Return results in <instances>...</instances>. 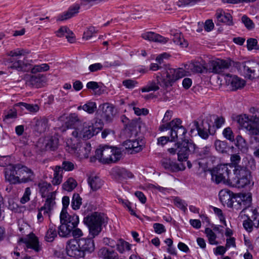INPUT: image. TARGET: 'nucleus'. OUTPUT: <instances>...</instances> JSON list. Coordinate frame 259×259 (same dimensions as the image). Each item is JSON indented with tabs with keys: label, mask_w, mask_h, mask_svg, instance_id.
I'll list each match as a JSON object with an SVG mask.
<instances>
[{
	"label": "nucleus",
	"mask_w": 259,
	"mask_h": 259,
	"mask_svg": "<svg viewBox=\"0 0 259 259\" xmlns=\"http://www.w3.org/2000/svg\"><path fill=\"white\" fill-rule=\"evenodd\" d=\"M104 116L107 119H110L114 115V107L109 103H106L100 106Z\"/></svg>",
	"instance_id": "obj_42"
},
{
	"label": "nucleus",
	"mask_w": 259,
	"mask_h": 259,
	"mask_svg": "<svg viewBox=\"0 0 259 259\" xmlns=\"http://www.w3.org/2000/svg\"><path fill=\"white\" fill-rule=\"evenodd\" d=\"M96 108V104L94 102H89L83 105V110L89 114L93 113Z\"/></svg>",
	"instance_id": "obj_53"
},
{
	"label": "nucleus",
	"mask_w": 259,
	"mask_h": 259,
	"mask_svg": "<svg viewBox=\"0 0 259 259\" xmlns=\"http://www.w3.org/2000/svg\"><path fill=\"white\" fill-rule=\"evenodd\" d=\"M123 146L126 149L131 150V153H138L143 150L145 146V142L140 138L129 139L123 143Z\"/></svg>",
	"instance_id": "obj_15"
},
{
	"label": "nucleus",
	"mask_w": 259,
	"mask_h": 259,
	"mask_svg": "<svg viewBox=\"0 0 259 259\" xmlns=\"http://www.w3.org/2000/svg\"><path fill=\"white\" fill-rule=\"evenodd\" d=\"M88 184L93 191H96L101 188L104 182L98 176H92L88 178Z\"/></svg>",
	"instance_id": "obj_32"
},
{
	"label": "nucleus",
	"mask_w": 259,
	"mask_h": 259,
	"mask_svg": "<svg viewBox=\"0 0 259 259\" xmlns=\"http://www.w3.org/2000/svg\"><path fill=\"white\" fill-rule=\"evenodd\" d=\"M19 242L24 243V247L26 250L32 249L36 252L41 250L38 238L34 234H32L28 240L21 238Z\"/></svg>",
	"instance_id": "obj_21"
},
{
	"label": "nucleus",
	"mask_w": 259,
	"mask_h": 259,
	"mask_svg": "<svg viewBox=\"0 0 259 259\" xmlns=\"http://www.w3.org/2000/svg\"><path fill=\"white\" fill-rule=\"evenodd\" d=\"M39 192L42 197H47L48 199L52 193L55 192L56 195V191H52V186L50 183L46 181H41L38 184Z\"/></svg>",
	"instance_id": "obj_25"
},
{
	"label": "nucleus",
	"mask_w": 259,
	"mask_h": 259,
	"mask_svg": "<svg viewBox=\"0 0 259 259\" xmlns=\"http://www.w3.org/2000/svg\"><path fill=\"white\" fill-rule=\"evenodd\" d=\"M211 156V147L209 146L204 147L197 154V156L202 160L209 158Z\"/></svg>",
	"instance_id": "obj_44"
},
{
	"label": "nucleus",
	"mask_w": 259,
	"mask_h": 259,
	"mask_svg": "<svg viewBox=\"0 0 259 259\" xmlns=\"http://www.w3.org/2000/svg\"><path fill=\"white\" fill-rule=\"evenodd\" d=\"M241 21L247 28L250 29L254 27V24L252 20H251L246 15H244L242 17Z\"/></svg>",
	"instance_id": "obj_59"
},
{
	"label": "nucleus",
	"mask_w": 259,
	"mask_h": 259,
	"mask_svg": "<svg viewBox=\"0 0 259 259\" xmlns=\"http://www.w3.org/2000/svg\"><path fill=\"white\" fill-rule=\"evenodd\" d=\"M66 251L69 256L75 258L84 257L83 252L81 250L77 239H72L67 242Z\"/></svg>",
	"instance_id": "obj_14"
},
{
	"label": "nucleus",
	"mask_w": 259,
	"mask_h": 259,
	"mask_svg": "<svg viewBox=\"0 0 259 259\" xmlns=\"http://www.w3.org/2000/svg\"><path fill=\"white\" fill-rule=\"evenodd\" d=\"M97 31L94 27H90L83 33V38L89 39L92 37L93 34L96 33Z\"/></svg>",
	"instance_id": "obj_57"
},
{
	"label": "nucleus",
	"mask_w": 259,
	"mask_h": 259,
	"mask_svg": "<svg viewBox=\"0 0 259 259\" xmlns=\"http://www.w3.org/2000/svg\"><path fill=\"white\" fill-rule=\"evenodd\" d=\"M56 236V227L53 224H50L49 228L46 233L45 239L48 242H52Z\"/></svg>",
	"instance_id": "obj_43"
},
{
	"label": "nucleus",
	"mask_w": 259,
	"mask_h": 259,
	"mask_svg": "<svg viewBox=\"0 0 259 259\" xmlns=\"http://www.w3.org/2000/svg\"><path fill=\"white\" fill-rule=\"evenodd\" d=\"M81 201L82 199L78 194H74L71 201V206L73 209H78L82 203Z\"/></svg>",
	"instance_id": "obj_49"
},
{
	"label": "nucleus",
	"mask_w": 259,
	"mask_h": 259,
	"mask_svg": "<svg viewBox=\"0 0 259 259\" xmlns=\"http://www.w3.org/2000/svg\"><path fill=\"white\" fill-rule=\"evenodd\" d=\"M181 124L182 120L180 118H175L169 123L161 125L159 130L163 132L170 129V141L171 142L179 139L183 140L185 138L187 130Z\"/></svg>",
	"instance_id": "obj_6"
},
{
	"label": "nucleus",
	"mask_w": 259,
	"mask_h": 259,
	"mask_svg": "<svg viewBox=\"0 0 259 259\" xmlns=\"http://www.w3.org/2000/svg\"><path fill=\"white\" fill-rule=\"evenodd\" d=\"M27 53H28L23 49H17L9 52L7 53V55L10 57V58L20 59V57L24 56Z\"/></svg>",
	"instance_id": "obj_47"
},
{
	"label": "nucleus",
	"mask_w": 259,
	"mask_h": 259,
	"mask_svg": "<svg viewBox=\"0 0 259 259\" xmlns=\"http://www.w3.org/2000/svg\"><path fill=\"white\" fill-rule=\"evenodd\" d=\"M49 197L46 199L44 205L38 209L37 220L39 223H42L46 218L50 220L52 211L55 206V193H52Z\"/></svg>",
	"instance_id": "obj_11"
},
{
	"label": "nucleus",
	"mask_w": 259,
	"mask_h": 259,
	"mask_svg": "<svg viewBox=\"0 0 259 259\" xmlns=\"http://www.w3.org/2000/svg\"><path fill=\"white\" fill-rule=\"evenodd\" d=\"M212 208L214 213L219 218L220 221L223 223L225 226H227L225 221V218L223 215L222 210L219 208L212 206Z\"/></svg>",
	"instance_id": "obj_56"
},
{
	"label": "nucleus",
	"mask_w": 259,
	"mask_h": 259,
	"mask_svg": "<svg viewBox=\"0 0 259 259\" xmlns=\"http://www.w3.org/2000/svg\"><path fill=\"white\" fill-rule=\"evenodd\" d=\"M8 68L15 69L19 71H26L27 64L23 60L18 58H10Z\"/></svg>",
	"instance_id": "obj_24"
},
{
	"label": "nucleus",
	"mask_w": 259,
	"mask_h": 259,
	"mask_svg": "<svg viewBox=\"0 0 259 259\" xmlns=\"http://www.w3.org/2000/svg\"><path fill=\"white\" fill-rule=\"evenodd\" d=\"M243 226L247 231L250 232L252 230L253 226H254L253 221H251L250 219L247 218V220L243 222Z\"/></svg>",
	"instance_id": "obj_62"
},
{
	"label": "nucleus",
	"mask_w": 259,
	"mask_h": 259,
	"mask_svg": "<svg viewBox=\"0 0 259 259\" xmlns=\"http://www.w3.org/2000/svg\"><path fill=\"white\" fill-rule=\"evenodd\" d=\"M61 225L58 228V234L63 237H68L70 236L73 229L71 226L67 225L64 222H60Z\"/></svg>",
	"instance_id": "obj_38"
},
{
	"label": "nucleus",
	"mask_w": 259,
	"mask_h": 259,
	"mask_svg": "<svg viewBox=\"0 0 259 259\" xmlns=\"http://www.w3.org/2000/svg\"><path fill=\"white\" fill-rule=\"evenodd\" d=\"M174 203L177 207L185 211L187 209L186 206H187V204L185 201L181 199L179 197H176L175 198Z\"/></svg>",
	"instance_id": "obj_55"
},
{
	"label": "nucleus",
	"mask_w": 259,
	"mask_h": 259,
	"mask_svg": "<svg viewBox=\"0 0 259 259\" xmlns=\"http://www.w3.org/2000/svg\"><path fill=\"white\" fill-rule=\"evenodd\" d=\"M173 36L172 40L177 45H179L182 48L187 47L188 45V42L184 38L182 34L178 31H174L171 33Z\"/></svg>",
	"instance_id": "obj_36"
},
{
	"label": "nucleus",
	"mask_w": 259,
	"mask_h": 259,
	"mask_svg": "<svg viewBox=\"0 0 259 259\" xmlns=\"http://www.w3.org/2000/svg\"><path fill=\"white\" fill-rule=\"evenodd\" d=\"M193 124V127L197 130L199 136L203 139H207L209 136V125H208V128H207L206 126H204L203 122L200 125L196 120L194 121Z\"/></svg>",
	"instance_id": "obj_34"
},
{
	"label": "nucleus",
	"mask_w": 259,
	"mask_h": 259,
	"mask_svg": "<svg viewBox=\"0 0 259 259\" xmlns=\"http://www.w3.org/2000/svg\"><path fill=\"white\" fill-rule=\"evenodd\" d=\"M46 148L50 150H55L59 145V139L57 136L49 137L46 140Z\"/></svg>",
	"instance_id": "obj_39"
},
{
	"label": "nucleus",
	"mask_w": 259,
	"mask_h": 259,
	"mask_svg": "<svg viewBox=\"0 0 259 259\" xmlns=\"http://www.w3.org/2000/svg\"><path fill=\"white\" fill-rule=\"evenodd\" d=\"M239 70L245 77L250 80L259 77V63L249 61L240 64Z\"/></svg>",
	"instance_id": "obj_12"
},
{
	"label": "nucleus",
	"mask_w": 259,
	"mask_h": 259,
	"mask_svg": "<svg viewBox=\"0 0 259 259\" xmlns=\"http://www.w3.org/2000/svg\"><path fill=\"white\" fill-rule=\"evenodd\" d=\"M103 67L104 65H103L101 63H96L90 65L89 67V70L91 72H95L102 70Z\"/></svg>",
	"instance_id": "obj_63"
},
{
	"label": "nucleus",
	"mask_w": 259,
	"mask_h": 259,
	"mask_svg": "<svg viewBox=\"0 0 259 259\" xmlns=\"http://www.w3.org/2000/svg\"><path fill=\"white\" fill-rule=\"evenodd\" d=\"M4 173L6 181L11 184L27 183L32 181L34 176L31 169L20 163L7 165Z\"/></svg>",
	"instance_id": "obj_1"
},
{
	"label": "nucleus",
	"mask_w": 259,
	"mask_h": 259,
	"mask_svg": "<svg viewBox=\"0 0 259 259\" xmlns=\"http://www.w3.org/2000/svg\"><path fill=\"white\" fill-rule=\"evenodd\" d=\"M159 85L163 87L161 81L160 80V82H158V80L156 78V81L155 80L149 81L146 86L141 89V91L144 93L158 91L159 89Z\"/></svg>",
	"instance_id": "obj_35"
},
{
	"label": "nucleus",
	"mask_w": 259,
	"mask_h": 259,
	"mask_svg": "<svg viewBox=\"0 0 259 259\" xmlns=\"http://www.w3.org/2000/svg\"><path fill=\"white\" fill-rule=\"evenodd\" d=\"M101 129L95 127L92 123L84 122L75 128L71 133V135L83 140H88L97 135Z\"/></svg>",
	"instance_id": "obj_8"
},
{
	"label": "nucleus",
	"mask_w": 259,
	"mask_h": 259,
	"mask_svg": "<svg viewBox=\"0 0 259 259\" xmlns=\"http://www.w3.org/2000/svg\"><path fill=\"white\" fill-rule=\"evenodd\" d=\"M45 80L46 78L42 75H32L27 80V83L33 88H39L44 86Z\"/></svg>",
	"instance_id": "obj_27"
},
{
	"label": "nucleus",
	"mask_w": 259,
	"mask_h": 259,
	"mask_svg": "<svg viewBox=\"0 0 259 259\" xmlns=\"http://www.w3.org/2000/svg\"><path fill=\"white\" fill-rule=\"evenodd\" d=\"M84 223L89 229L90 236H98L102 230V226L107 222V217L103 213L95 212L84 218Z\"/></svg>",
	"instance_id": "obj_4"
},
{
	"label": "nucleus",
	"mask_w": 259,
	"mask_h": 259,
	"mask_svg": "<svg viewBox=\"0 0 259 259\" xmlns=\"http://www.w3.org/2000/svg\"><path fill=\"white\" fill-rule=\"evenodd\" d=\"M66 124L68 127H71L76 123L80 121L78 115L75 113H71L66 117Z\"/></svg>",
	"instance_id": "obj_48"
},
{
	"label": "nucleus",
	"mask_w": 259,
	"mask_h": 259,
	"mask_svg": "<svg viewBox=\"0 0 259 259\" xmlns=\"http://www.w3.org/2000/svg\"><path fill=\"white\" fill-rule=\"evenodd\" d=\"M115 246H116L117 250L120 253L131 249V244L122 239H120L117 243L116 242Z\"/></svg>",
	"instance_id": "obj_46"
},
{
	"label": "nucleus",
	"mask_w": 259,
	"mask_h": 259,
	"mask_svg": "<svg viewBox=\"0 0 259 259\" xmlns=\"http://www.w3.org/2000/svg\"><path fill=\"white\" fill-rule=\"evenodd\" d=\"M219 197L223 203L226 204L229 207L232 206L233 202L232 193L230 191L226 190L221 191L219 193Z\"/></svg>",
	"instance_id": "obj_33"
},
{
	"label": "nucleus",
	"mask_w": 259,
	"mask_h": 259,
	"mask_svg": "<svg viewBox=\"0 0 259 259\" xmlns=\"http://www.w3.org/2000/svg\"><path fill=\"white\" fill-rule=\"evenodd\" d=\"M177 147L178 159L180 161H186L189 155L195 151L196 146L192 142L183 141L175 144Z\"/></svg>",
	"instance_id": "obj_13"
},
{
	"label": "nucleus",
	"mask_w": 259,
	"mask_h": 259,
	"mask_svg": "<svg viewBox=\"0 0 259 259\" xmlns=\"http://www.w3.org/2000/svg\"><path fill=\"white\" fill-rule=\"evenodd\" d=\"M77 240L81 250L83 252L84 257L87 252L91 253L94 251L95 244L93 240L91 238H80Z\"/></svg>",
	"instance_id": "obj_23"
},
{
	"label": "nucleus",
	"mask_w": 259,
	"mask_h": 259,
	"mask_svg": "<svg viewBox=\"0 0 259 259\" xmlns=\"http://www.w3.org/2000/svg\"><path fill=\"white\" fill-rule=\"evenodd\" d=\"M62 169L66 171H71L74 169L75 164L70 161H65L62 163Z\"/></svg>",
	"instance_id": "obj_64"
},
{
	"label": "nucleus",
	"mask_w": 259,
	"mask_h": 259,
	"mask_svg": "<svg viewBox=\"0 0 259 259\" xmlns=\"http://www.w3.org/2000/svg\"><path fill=\"white\" fill-rule=\"evenodd\" d=\"M80 6L78 4H74L70 6L67 11L59 15L57 18V21H64L75 16L79 12Z\"/></svg>",
	"instance_id": "obj_22"
},
{
	"label": "nucleus",
	"mask_w": 259,
	"mask_h": 259,
	"mask_svg": "<svg viewBox=\"0 0 259 259\" xmlns=\"http://www.w3.org/2000/svg\"><path fill=\"white\" fill-rule=\"evenodd\" d=\"M60 222H64L67 225L71 226L72 229H74L79 223V218L73 214L70 215L65 209L61 211L60 215Z\"/></svg>",
	"instance_id": "obj_19"
},
{
	"label": "nucleus",
	"mask_w": 259,
	"mask_h": 259,
	"mask_svg": "<svg viewBox=\"0 0 259 259\" xmlns=\"http://www.w3.org/2000/svg\"><path fill=\"white\" fill-rule=\"evenodd\" d=\"M215 17L218 22L226 24L228 25H232V17L228 13H225L222 9H218L215 13Z\"/></svg>",
	"instance_id": "obj_29"
},
{
	"label": "nucleus",
	"mask_w": 259,
	"mask_h": 259,
	"mask_svg": "<svg viewBox=\"0 0 259 259\" xmlns=\"http://www.w3.org/2000/svg\"><path fill=\"white\" fill-rule=\"evenodd\" d=\"M211 178V181L217 184H227L230 180L231 170L228 164H220L211 169H208Z\"/></svg>",
	"instance_id": "obj_7"
},
{
	"label": "nucleus",
	"mask_w": 259,
	"mask_h": 259,
	"mask_svg": "<svg viewBox=\"0 0 259 259\" xmlns=\"http://www.w3.org/2000/svg\"><path fill=\"white\" fill-rule=\"evenodd\" d=\"M161 164L164 169L171 172H177L185 169L183 163L178 164L168 158H163L161 161Z\"/></svg>",
	"instance_id": "obj_18"
},
{
	"label": "nucleus",
	"mask_w": 259,
	"mask_h": 259,
	"mask_svg": "<svg viewBox=\"0 0 259 259\" xmlns=\"http://www.w3.org/2000/svg\"><path fill=\"white\" fill-rule=\"evenodd\" d=\"M121 155L119 149L105 145L96 150L95 157L103 163H110L119 160Z\"/></svg>",
	"instance_id": "obj_5"
},
{
	"label": "nucleus",
	"mask_w": 259,
	"mask_h": 259,
	"mask_svg": "<svg viewBox=\"0 0 259 259\" xmlns=\"http://www.w3.org/2000/svg\"><path fill=\"white\" fill-rule=\"evenodd\" d=\"M131 106L133 108L134 113L138 116L146 115L148 113V110L146 108H139L135 106L134 104H132Z\"/></svg>",
	"instance_id": "obj_54"
},
{
	"label": "nucleus",
	"mask_w": 259,
	"mask_h": 259,
	"mask_svg": "<svg viewBox=\"0 0 259 259\" xmlns=\"http://www.w3.org/2000/svg\"><path fill=\"white\" fill-rule=\"evenodd\" d=\"M142 37L146 40L163 44H165L168 40V38L164 37L153 32H145L142 35Z\"/></svg>",
	"instance_id": "obj_26"
},
{
	"label": "nucleus",
	"mask_w": 259,
	"mask_h": 259,
	"mask_svg": "<svg viewBox=\"0 0 259 259\" xmlns=\"http://www.w3.org/2000/svg\"><path fill=\"white\" fill-rule=\"evenodd\" d=\"M81 139L80 138H77L75 136L69 137L66 139L65 141V147L66 150L69 153H72L73 152H75L76 149L79 145V141Z\"/></svg>",
	"instance_id": "obj_30"
},
{
	"label": "nucleus",
	"mask_w": 259,
	"mask_h": 259,
	"mask_svg": "<svg viewBox=\"0 0 259 259\" xmlns=\"http://www.w3.org/2000/svg\"><path fill=\"white\" fill-rule=\"evenodd\" d=\"M234 185L238 188H243L251 183V175L246 167L237 165L233 169Z\"/></svg>",
	"instance_id": "obj_9"
},
{
	"label": "nucleus",
	"mask_w": 259,
	"mask_h": 259,
	"mask_svg": "<svg viewBox=\"0 0 259 259\" xmlns=\"http://www.w3.org/2000/svg\"><path fill=\"white\" fill-rule=\"evenodd\" d=\"M50 67L47 64H41L40 65H34L31 69V73L33 74L37 73L38 72H45L49 70Z\"/></svg>",
	"instance_id": "obj_51"
},
{
	"label": "nucleus",
	"mask_w": 259,
	"mask_h": 259,
	"mask_svg": "<svg viewBox=\"0 0 259 259\" xmlns=\"http://www.w3.org/2000/svg\"><path fill=\"white\" fill-rule=\"evenodd\" d=\"M92 147L91 144L89 143H84L81 145H79L76 149L75 152H73V154L79 158L80 159L88 158L91 153Z\"/></svg>",
	"instance_id": "obj_20"
},
{
	"label": "nucleus",
	"mask_w": 259,
	"mask_h": 259,
	"mask_svg": "<svg viewBox=\"0 0 259 259\" xmlns=\"http://www.w3.org/2000/svg\"><path fill=\"white\" fill-rule=\"evenodd\" d=\"M77 186L76 181L72 178H68L63 184V189L68 192L72 191Z\"/></svg>",
	"instance_id": "obj_45"
},
{
	"label": "nucleus",
	"mask_w": 259,
	"mask_h": 259,
	"mask_svg": "<svg viewBox=\"0 0 259 259\" xmlns=\"http://www.w3.org/2000/svg\"><path fill=\"white\" fill-rule=\"evenodd\" d=\"M205 233L208 238L209 243L210 244H217L218 242L216 241L217 235L210 228H207L205 230Z\"/></svg>",
	"instance_id": "obj_50"
},
{
	"label": "nucleus",
	"mask_w": 259,
	"mask_h": 259,
	"mask_svg": "<svg viewBox=\"0 0 259 259\" xmlns=\"http://www.w3.org/2000/svg\"><path fill=\"white\" fill-rule=\"evenodd\" d=\"M48 120L45 118L36 120L35 130L39 133L45 132L48 128Z\"/></svg>",
	"instance_id": "obj_40"
},
{
	"label": "nucleus",
	"mask_w": 259,
	"mask_h": 259,
	"mask_svg": "<svg viewBox=\"0 0 259 259\" xmlns=\"http://www.w3.org/2000/svg\"><path fill=\"white\" fill-rule=\"evenodd\" d=\"M223 134L227 139L230 141H234V136L230 127H228L225 128L223 131Z\"/></svg>",
	"instance_id": "obj_58"
},
{
	"label": "nucleus",
	"mask_w": 259,
	"mask_h": 259,
	"mask_svg": "<svg viewBox=\"0 0 259 259\" xmlns=\"http://www.w3.org/2000/svg\"><path fill=\"white\" fill-rule=\"evenodd\" d=\"M215 149L219 152L223 153L226 148V143L220 140L216 141L214 143Z\"/></svg>",
	"instance_id": "obj_61"
},
{
	"label": "nucleus",
	"mask_w": 259,
	"mask_h": 259,
	"mask_svg": "<svg viewBox=\"0 0 259 259\" xmlns=\"http://www.w3.org/2000/svg\"><path fill=\"white\" fill-rule=\"evenodd\" d=\"M186 75V71L182 68H166L156 75L158 82L161 81L163 87L167 88L172 86L177 80Z\"/></svg>",
	"instance_id": "obj_3"
},
{
	"label": "nucleus",
	"mask_w": 259,
	"mask_h": 259,
	"mask_svg": "<svg viewBox=\"0 0 259 259\" xmlns=\"http://www.w3.org/2000/svg\"><path fill=\"white\" fill-rule=\"evenodd\" d=\"M99 255L105 259H114L117 257L116 253L112 250L102 248L99 251Z\"/></svg>",
	"instance_id": "obj_41"
},
{
	"label": "nucleus",
	"mask_w": 259,
	"mask_h": 259,
	"mask_svg": "<svg viewBox=\"0 0 259 259\" xmlns=\"http://www.w3.org/2000/svg\"><path fill=\"white\" fill-rule=\"evenodd\" d=\"M54 177L52 181L53 185H58L62 181L63 169L60 166H56L54 169Z\"/></svg>",
	"instance_id": "obj_37"
},
{
	"label": "nucleus",
	"mask_w": 259,
	"mask_h": 259,
	"mask_svg": "<svg viewBox=\"0 0 259 259\" xmlns=\"http://www.w3.org/2000/svg\"><path fill=\"white\" fill-rule=\"evenodd\" d=\"M18 105L20 106L22 109L25 108L31 112H36L39 110V107L36 104L33 105L20 102L18 103Z\"/></svg>",
	"instance_id": "obj_52"
},
{
	"label": "nucleus",
	"mask_w": 259,
	"mask_h": 259,
	"mask_svg": "<svg viewBox=\"0 0 259 259\" xmlns=\"http://www.w3.org/2000/svg\"><path fill=\"white\" fill-rule=\"evenodd\" d=\"M57 36L61 37L65 36L68 41L71 43L74 41V35L67 26H62L55 32Z\"/></svg>",
	"instance_id": "obj_31"
},
{
	"label": "nucleus",
	"mask_w": 259,
	"mask_h": 259,
	"mask_svg": "<svg viewBox=\"0 0 259 259\" xmlns=\"http://www.w3.org/2000/svg\"><path fill=\"white\" fill-rule=\"evenodd\" d=\"M231 65V63L230 61L218 59L211 61V69L212 72L221 74L228 69Z\"/></svg>",
	"instance_id": "obj_16"
},
{
	"label": "nucleus",
	"mask_w": 259,
	"mask_h": 259,
	"mask_svg": "<svg viewBox=\"0 0 259 259\" xmlns=\"http://www.w3.org/2000/svg\"><path fill=\"white\" fill-rule=\"evenodd\" d=\"M185 67L188 73H202L206 68L203 61L192 62L187 64Z\"/></svg>",
	"instance_id": "obj_28"
},
{
	"label": "nucleus",
	"mask_w": 259,
	"mask_h": 259,
	"mask_svg": "<svg viewBox=\"0 0 259 259\" xmlns=\"http://www.w3.org/2000/svg\"><path fill=\"white\" fill-rule=\"evenodd\" d=\"M122 84L126 88L132 89L138 84V82L135 80L129 79L123 80Z\"/></svg>",
	"instance_id": "obj_60"
},
{
	"label": "nucleus",
	"mask_w": 259,
	"mask_h": 259,
	"mask_svg": "<svg viewBox=\"0 0 259 259\" xmlns=\"http://www.w3.org/2000/svg\"><path fill=\"white\" fill-rule=\"evenodd\" d=\"M252 200L251 196L250 194H247L243 196L242 202L244 205H247L245 208L242 210V212L253 221V225L255 227H258L259 226V207L250 206Z\"/></svg>",
	"instance_id": "obj_10"
},
{
	"label": "nucleus",
	"mask_w": 259,
	"mask_h": 259,
	"mask_svg": "<svg viewBox=\"0 0 259 259\" xmlns=\"http://www.w3.org/2000/svg\"><path fill=\"white\" fill-rule=\"evenodd\" d=\"M236 120L242 128L245 129L254 140L259 143V110L254 115L249 117L246 114L236 117Z\"/></svg>",
	"instance_id": "obj_2"
},
{
	"label": "nucleus",
	"mask_w": 259,
	"mask_h": 259,
	"mask_svg": "<svg viewBox=\"0 0 259 259\" xmlns=\"http://www.w3.org/2000/svg\"><path fill=\"white\" fill-rule=\"evenodd\" d=\"M225 79L228 85H231L233 90L240 89L244 87L245 84V81L236 76L232 75L229 73L224 74Z\"/></svg>",
	"instance_id": "obj_17"
}]
</instances>
